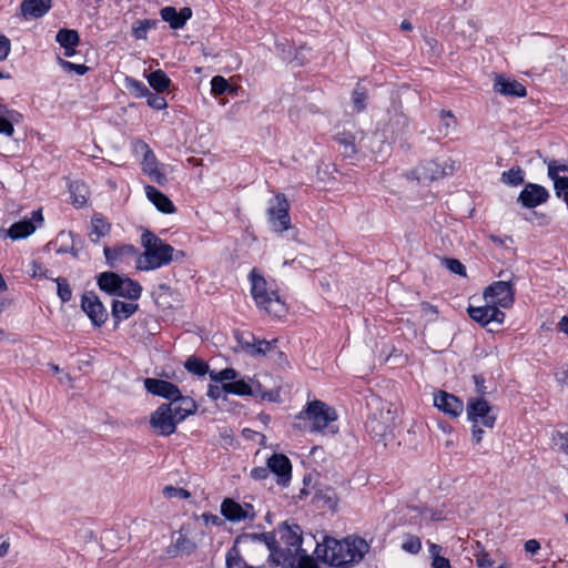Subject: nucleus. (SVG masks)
Segmentation results:
<instances>
[{"mask_svg":"<svg viewBox=\"0 0 568 568\" xmlns=\"http://www.w3.org/2000/svg\"><path fill=\"white\" fill-rule=\"evenodd\" d=\"M432 566L434 568H450V562L446 557L437 556L432 559Z\"/></svg>","mask_w":568,"mask_h":568,"instance_id":"338daca9","label":"nucleus"},{"mask_svg":"<svg viewBox=\"0 0 568 568\" xmlns=\"http://www.w3.org/2000/svg\"><path fill=\"white\" fill-rule=\"evenodd\" d=\"M220 383L222 384L221 386H219V385H210L209 386L207 396L210 398H212L213 400H216L227 394L226 390L224 389L225 382H220Z\"/></svg>","mask_w":568,"mask_h":568,"instance_id":"bf43d9fd","label":"nucleus"},{"mask_svg":"<svg viewBox=\"0 0 568 568\" xmlns=\"http://www.w3.org/2000/svg\"><path fill=\"white\" fill-rule=\"evenodd\" d=\"M483 297L485 302L496 305L498 308H509L515 302L513 276L508 280L497 281L487 286Z\"/></svg>","mask_w":568,"mask_h":568,"instance_id":"0eeeda50","label":"nucleus"},{"mask_svg":"<svg viewBox=\"0 0 568 568\" xmlns=\"http://www.w3.org/2000/svg\"><path fill=\"white\" fill-rule=\"evenodd\" d=\"M221 514L230 523L236 524L244 520H254L256 513L252 504H240L232 498L223 499Z\"/></svg>","mask_w":568,"mask_h":568,"instance_id":"f8f14e48","label":"nucleus"},{"mask_svg":"<svg viewBox=\"0 0 568 568\" xmlns=\"http://www.w3.org/2000/svg\"><path fill=\"white\" fill-rule=\"evenodd\" d=\"M128 82H129V88L136 97L145 98L149 94V92H150L149 88L141 81L130 79V80H128Z\"/></svg>","mask_w":568,"mask_h":568,"instance_id":"4d7b16f0","label":"nucleus"},{"mask_svg":"<svg viewBox=\"0 0 568 568\" xmlns=\"http://www.w3.org/2000/svg\"><path fill=\"white\" fill-rule=\"evenodd\" d=\"M454 170L455 162L452 160H445L442 163L436 160H428L417 165L412 173L419 182L428 183L452 175Z\"/></svg>","mask_w":568,"mask_h":568,"instance_id":"6e6552de","label":"nucleus"},{"mask_svg":"<svg viewBox=\"0 0 568 568\" xmlns=\"http://www.w3.org/2000/svg\"><path fill=\"white\" fill-rule=\"evenodd\" d=\"M174 548L178 551L190 554L195 548V545L185 535L179 534L174 542Z\"/></svg>","mask_w":568,"mask_h":568,"instance_id":"09e8293b","label":"nucleus"},{"mask_svg":"<svg viewBox=\"0 0 568 568\" xmlns=\"http://www.w3.org/2000/svg\"><path fill=\"white\" fill-rule=\"evenodd\" d=\"M148 82L158 93H161L170 87L171 80L164 71L155 70L148 75Z\"/></svg>","mask_w":568,"mask_h":568,"instance_id":"c9c22d12","label":"nucleus"},{"mask_svg":"<svg viewBox=\"0 0 568 568\" xmlns=\"http://www.w3.org/2000/svg\"><path fill=\"white\" fill-rule=\"evenodd\" d=\"M11 50V43L10 40L3 36L0 34V61H3L7 59Z\"/></svg>","mask_w":568,"mask_h":568,"instance_id":"052dcab7","label":"nucleus"},{"mask_svg":"<svg viewBox=\"0 0 568 568\" xmlns=\"http://www.w3.org/2000/svg\"><path fill=\"white\" fill-rule=\"evenodd\" d=\"M144 252L138 254L136 268L140 271L156 270L170 264L175 250L151 231H144L141 236Z\"/></svg>","mask_w":568,"mask_h":568,"instance_id":"f03ea898","label":"nucleus"},{"mask_svg":"<svg viewBox=\"0 0 568 568\" xmlns=\"http://www.w3.org/2000/svg\"><path fill=\"white\" fill-rule=\"evenodd\" d=\"M141 292L142 287L136 281L129 277H122L115 295L135 301L141 296Z\"/></svg>","mask_w":568,"mask_h":568,"instance_id":"72a5a7b5","label":"nucleus"},{"mask_svg":"<svg viewBox=\"0 0 568 568\" xmlns=\"http://www.w3.org/2000/svg\"><path fill=\"white\" fill-rule=\"evenodd\" d=\"M69 191L73 205L77 207H83L87 204L90 192L85 183L81 181L70 182Z\"/></svg>","mask_w":568,"mask_h":568,"instance_id":"7c9ffc66","label":"nucleus"},{"mask_svg":"<svg viewBox=\"0 0 568 568\" xmlns=\"http://www.w3.org/2000/svg\"><path fill=\"white\" fill-rule=\"evenodd\" d=\"M266 465L268 466L270 473H273L277 477V484L286 486L292 477V464L283 454H273Z\"/></svg>","mask_w":568,"mask_h":568,"instance_id":"6ab92c4d","label":"nucleus"},{"mask_svg":"<svg viewBox=\"0 0 568 568\" xmlns=\"http://www.w3.org/2000/svg\"><path fill=\"white\" fill-rule=\"evenodd\" d=\"M434 405L450 417H458L464 410L463 402L455 395L440 390L434 395Z\"/></svg>","mask_w":568,"mask_h":568,"instance_id":"aec40b11","label":"nucleus"},{"mask_svg":"<svg viewBox=\"0 0 568 568\" xmlns=\"http://www.w3.org/2000/svg\"><path fill=\"white\" fill-rule=\"evenodd\" d=\"M202 519L204 520L205 525L216 526L220 527L224 524L223 519L219 517L217 515L204 513L202 514Z\"/></svg>","mask_w":568,"mask_h":568,"instance_id":"680f3d73","label":"nucleus"},{"mask_svg":"<svg viewBox=\"0 0 568 568\" xmlns=\"http://www.w3.org/2000/svg\"><path fill=\"white\" fill-rule=\"evenodd\" d=\"M140 148L141 151H143L142 165L144 173H146L158 184L163 185L166 182V176L158 169V161L153 151L144 142H140Z\"/></svg>","mask_w":568,"mask_h":568,"instance_id":"4be33fe9","label":"nucleus"},{"mask_svg":"<svg viewBox=\"0 0 568 568\" xmlns=\"http://www.w3.org/2000/svg\"><path fill=\"white\" fill-rule=\"evenodd\" d=\"M555 377L559 384L568 385V366L556 372Z\"/></svg>","mask_w":568,"mask_h":568,"instance_id":"774afa93","label":"nucleus"},{"mask_svg":"<svg viewBox=\"0 0 568 568\" xmlns=\"http://www.w3.org/2000/svg\"><path fill=\"white\" fill-rule=\"evenodd\" d=\"M336 418L337 415L334 408L322 400L315 399L298 413L296 416L298 423H295L294 426L300 429H308L312 433L327 430V433L335 434L337 428L331 426V423L335 422Z\"/></svg>","mask_w":568,"mask_h":568,"instance_id":"7ed1b4c3","label":"nucleus"},{"mask_svg":"<svg viewBox=\"0 0 568 568\" xmlns=\"http://www.w3.org/2000/svg\"><path fill=\"white\" fill-rule=\"evenodd\" d=\"M251 282V294L256 306L274 317H282L286 313L284 302L281 300L277 291L268 286L264 276L253 268L248 274Z\"/></svg>","mask_w":568,"mask_h":568,"instance_id":"20e7f679","label":"nucleus"},{"mask_svg":"<svg viewBox=\"0 0 568 568\" xmlns=\"http://www.w3.org/2000/svg\"><path fill=\"white\" fill-rule=\"evenodd\" d=\"M501 181L505 184L517 186L524 182V171L519 166L513 168L501 174Z\"/></svg>","mask_w":568,"mask_h":568,"instance_id":"ea45409f","label":"nucleus"},{"mask_svg":"<svg viewBox=\"0 0 568 568\" xmlns=\"http://www.w3.org/2000/svg\"><path fill=\"white\" fill-rule=\"evenodd\" d=\"M158 23L155 19L138 20L132 24V36L138 40H145L148 31L156 28Z\"/></svg>","mask_w":568,"mask_h":568,"instance_id":"e433bc0d","label":"nucleus"},{"mask_svg":"<svg viewBox=\"0 0 568 568\" xmlns=\"http://www.w3.org/2000/svg\"><path fill=\"white\" fill-rule=\"evenodd\" d=\"M59 64L65 70V71H73L79 75H83L88 72L89 68L84 64H77L67 60H63L61 58L58 59Z\"/></svg>","mask_w":568,"mask_h":568,"instance_id":"5fc2aeb1","label":"nucleus"},{"mask_svg":"<svg viewBox=\"0 0 568 568\" xmlns=\"http://www.w3.org/2000/svg\"><path fill=\"white\" fill-rule=\"evenodd\" d=\"M230 88L229 82L221 75H215L211 80V91L215 95L223 94Z\"/></svg>","mask_w":568,"mask_h":568,"instance_id":"49530a36","label":"nucleus"},{"mask_svg":"<svg viewBox=\"0 0 568 568\" xmlns=\"http://www.w3.org/2000/svg\"><path fill=\"white\" fill-rule=\"evenodd\" d=\"M367 551V542L359 537H348L344 541L324 537L323 542L316 541L315 547L317 557L333 567L359 562Z\"/></svg>","mask_w":568,"mask_h":568,"instance_id":"f257e3e1","label":"nucleus"},{"mask_svg":"<svg viewBox=\"0 0 568 568\" xmlns=\"http://www.w3.org/2000/svg\"><path fill=\"white\" fill-rule=\"evenodd\" d=\"M278 532L283 542L288 547L290 551L294 552V555L305 550L302 548L304 539L302 536V529L298 525H288L287 523H283L278 527Z\"/></svg>","mask_w":568,"mask_h":568,"instance_id":"412c9836","label":"nucleus"},{"mask_svg":"<svg viewBox=\"0 0 568 568\" xmlns=\"http://www.w3.org/2000/svg\"><path fill=\"white\" fill-rule=\"evenodd\" d=\"M81 308L95 327L102 326L108 320V312L93 292H85L81 298Z\"/></svg>","mask_w":568,"mask_h":568,"instance_id":"ddd939ff","label":"nucleus"},{"mask_svg":"<svg viewBox=\"0 0 568 568\" xmlns=\"http://www.w3.org/2000/svg\"><path fill=\"white\" fill-rule=\"evenodd\" d=\"M549 197L548 191L534 183H527L518 196V202L527 209H534L545 203Z\"/></svg>","mask_w":568,"mask_h":568,"instance_id":"a211bd4d","label":"nucleus"},{"mask_svg":"<svg viewBox=\"0 0 568 568\" xmlns=\"http://www.w3.org/2000/svg\"><path fill=\"white\" fill-rule=\"evenodd\" d=\"M163 21L168 22L172 29H181L186 20L191 18L190 8H183L180 12L174 7H164L160 11Z\"/></svg>","mask_w":568,"mask_h":568,"instance_id":"a878e982","label":"nucleus"},{"mask_svg":"<svg viewBox=\"0 0 568 568\" xmlns=\"http://www.w3.org/2000/svg\"><path fill=\"white\" fill-rule=\"evenodd\" d=\"M477 566L480 568H493V560L489 558L488 554H481L476 559Z\"/></svg>","mask_w":568,"mask_h":568,"instance_id":"69168bd1","label":"nucleus"},{"mask_svg":"<svg viewBox=\"0 0 568 568\" xmlns=\"http://www.w3.org/2000/svg\"><path fill=\"white\" fill-rule=\"evenodd\" d=\"M334 140L336 143H338L342 154L345 158H353L357 154L358 151H362L364 148H366V145L363 144L365 134L362 131L357 133L343 131L335 134Z\"/></svg>","mask_w":568,"mask_h":568,"instance_id":"dca6fc26","label":"nucleus"},{"mask_svg":"<svg viewBox=\"0 0 568 568\" xmlns=\"http://www.w3.org/2000/svg\"><path fill=\"white\" fill-rule=\"evenodd\" d=\"M295 555L298 556L295 568H318L316 560L306 550Z\"/></svg>","mask_w":568,"mask_h":568,"instance_id":"603ef678","label":"nucleus"},{"mask_svg":"<svg viewBox=\"0 0 568 568\" xmlns=\"http://www.w3.org/2000/svg\"><path fill=\"white\" fill-rule=\"evenodd\" d=\"M184 367L192 374L197 376H204L209 372V365L196 357H189L184 364Z\"/></svg>","mask_w":568,"mask_h":568,"instance_id":"58836bf2","label":"nucleus"},{"mask_svg":"<svg viewBox=\"0 0 568 568\" xmlns=\"http://www.w3.org/2000/svg\"><path fill=\"white\" fill-rule=\"evenodd\" d=\"M145 98H146L148 105L151 106L152 109L163 110L168 106L166 100L162 95H160L158 92L153 93L150 91Z\"/></svg>","mask_w":568,"mask_h":568,"instance_id":"8fccbe9b","label":"nucleus"},{"mask_svg":"<svg viewBox=\"0 0 568 568\" xmlns=\"http://www.w3.org/2000/svg\"><path fill=\"white\" fill-rule=\"evenodd\" d=\"M558 197L568 203V178L551 179Z\"/></svg>","mask_w":568,"mask_h":568,"instance_id":"3c124183","label":"nucleus"},{"mask_svg":"<svg viewBox=\"0 0 568 568\" xmlns=\"http://www.w3.org/2000/svg\"><path fill=\"white\" fill-rule=\"evenodd\" d=\"M540 549V544L537 539H529L525 542V551L530 554L531 556L537 554Z\"/></svg>","mask_w":568,"mask_h":568,"instance_id":"0e129e2a","label":"nucleus"},{"mask_svg":"<svg viewBox=\"0 0 568 568\" xmlns=\"http://www.w3.org/2000/svg\"><path fill=\"white\" fill-rule=\"evenodd\" d=\"M226 567L227 568H251L252 566L247 565L246 561L241 557L240 551L235 547H233L227 552Z\"/></svg>","mask_w":568,"mask_h":568,"instance_id":"79ce46f5","label":"nucleus"},{"mask_svg":"<svg viewBox=\"0 0 568 568\" xmlns=\"http://www.w3.org/2000/svg\"><path fill=\"white\" fill-rule=\"evenodd\" d=\"M276 344H277L276 338H274L272 341L254 338V343L252 345L246 344V348L253 355L270 356V357L274 358L275 361H278L284 357V353L277 348Z\"/></svg>","mask_w":568,"mask_h":568,"instance_id":"393cba45","label":"nucleus"},{"mask_svg":"<svg viewBox=\"0 0 568 568\" xmlns=\"http://www.w3.org/2000/svg\"><path fill=\"white\" fill-rule=\"evenodd\" d=\"M13 121L18 122L17 120H11L9 116H0V134H4L7 136H12L14 132L13 128Z\"/></svg>","mask_w":568,"mask_h":568,"instance_id":"13d9d810","label":"nucleus"},{"mask_svg":"<svg viewBox=\"0 0 568 568\" xmlns=\"http://www.w3.org/2000/svg\"><path fill=\"white\" fill-rule=\"evenodd\" d=\"M442 264L446 266L452 273L460 275L463 277L466 276V267L465 265L456 258L445 257L442 260Z\"/></svg>","mask_w":568,"mask_h":568,"instance_id":"c03bdc74","label":"nucleus"},{"mask_svg":"<svg viewBox=\"0 0 568 568\" xmlns=\"http://www.w3.org/2000/svg\"><path fill=\"white\" fill-rule=\"evenodd\" d=\"M270 475L268 466L266 467H255L251 470V477L256 480L266 479Z\"/></svg>","mask_w":568,"mask_h":568,"instance_id":"e2e57ef3","label":"nucleus"},{"mask_svg":"<svg viewBox=\"0 0 568 568\" xmlns=\"http://www.w3.org/2000/svg\"><path fill=\"white\" fill-rule=\"evenodd\" d=\"M258 538L262 539L265 542V545L267 546V548L270 549L271 559L276 565H280V559L276 558V554L278 552V547H277V540H276L275 534L274 532H264V534H261L258 536Z\"/></svg>","mask_w":568,"mask_h":568,"instance_id":"a19ab883","label":"nucleus"},{"mask_svg":"<svg viewBox=\"0 0 568 568\" xmlns=\"http://www.w3.org/2000/svg\"><path fill=\"white\" fill-rule=\"evenodd\" d=\"M143 383L148 393L165 398L170 403L180 397V388L171 382L159 378H145Z\"/></svg>","mask_w":568,"mask_h":568,"instance_id":"f3484780","label":"nucleus"},{"mask_svg":"<svg viewBox=\"0 0 568 568\" xmlns=\"http://www.w3.org/2000/svg\"><path fill=\"white\" fill-rule=\"evenodd\" d=\"M376 403L375 412L371 413L366 420V429L374 437L384 438L392 433L396 425L395 413L390 406L379 399H373L372 404Z\"/></svg>","mask_w":568,"mask_h":568,"instance_id":"39448f33","label":"nucleus"},{"mask_svg":"<svg viewBox=\"0 0 568 568\" xmlns=\"http://www.w3.org/2000/svg\"><path fill=\"white\" fill-rule=\"evenodd\" d=\"M494 89L503 95L523 98L527 94L526 88L521 83L516 80L505 79L501 75L496 77Z\"/></svg>","mask_w":568,"mask_h":568,"instance_id":"bb28decb","label":"nucleus"},{"mask_svg":"<svg viewBox=\"0 0 568 568\" xmlns=\"http://www.w3.org/2000/svg\"><path fill=\"white\" fill-rule=\"evenodd\" d=\"M55 41L64 49H72L79 44L80 38L77 30L60 29L55 36Z\"/></svg>","mask_w":568,"mask_h":568,"instance_id":"f704fd0d","label":"nucleus"},{"mask_svg":"<svg viewBox=\"0 0 568 568\" xmlns=\"http://www.w3.org/2000/svg\"><path fill=\"white\" fill-rule=\"evenodd\" d=\"M138 308L139 305L136 303L114 300L112 303V316L115 322H121L132 316Z\"/></svg>","mask_w":568,"mask_h":568,"instance_id":"2f4dec72","label":"nucleus"},{"mask_svg":"<svg viewBox=\"0 0 568 568\" xmlns=\"http://www.w3.org/2000/svg\"><path fill=\"white\" fill-rule=\"evenodd\" d=\"M43 221L41 210L32 212L31 220H23L13 223L8 230L0 229L1 236H8L13 241L28 237L37 230V224H41Z\"/></svg>","mask_w":568,"mask_h":568,"instance_id":"4468645a","label":"nucleus"},{"mask_svg":"<svg viewBox=\"0 0 568 568\" xmlns=\"http://www.w3.org/2000/svg\"><path fill=\"white\" fill-rule=\"evenodd\" d=\"M122 276L113 272H103L98 276V286L109 294H116Z\"/></svg>","mask_w":568,"mask_h":568,"instance_id":"473e14b6","label":"nucleus"},{"mask_svg":"<svg viewBox=\"0 0 568 568\" xmlns=\"http://www.w3.org/2000/svg\"><path fill=\"white\" fill-rule=\"evenodd\" d=\"M457 120L450 111L443 110L440 112V124L438 132L443 136H447L456 130Z\"/></svg>","mask_w":568,"mask_h":568,"instance_id":"4c0bfd02","label":"nucleus"},{"mask_svg":"<svg viewBox=\"0 0 568 568\" xmlns=\"http://www.w3.org/2000/svg\"><path fill=\"white\" fill-rule=\"evenodd\" d=\"M172 405V409L175 413L176 419L183 422L189 416L193 415L197 410V405L192 397L183 396L180 392V397L174 399L173 403H169Z\"/></svg>","mask_w":568,"mask_h":568,"instance_id":"cd10ccee","label":"nucleus"},{"mask_svg":"<svg viewBox=\"0 0 568 568\" xmlns=\"http://www.w3.org/2000/svg\"><path fill=\"white\" fill-rule=\"evenodd\" d=\"M163 496L169 499H187L191 497V493L181 487L165 486L162 490Z\"/></svg>","mask_w":568,"mask_h":568,"instance_id":"37998d69","label":"nucleus"},{"mask_svg":"<svg viewBox=\"0 0 568 568\" xmlns=\"http://www.w3.org/2000/svg\"><path fill=\"white\" fill-rule=\"evenodd\" d=\"M467 417L474 424H481L487 428H493L496 423V414L491 406L483 397H473L467 403Z\"/></svg>","mask_w":568,"mask_h":568,"instance_id":"9d476101","label":"nucleus"},{"mask_svg":"<svg viewBox=\"0 0 568 568\" xmlns=\"http://www.w3.org/2000/svg\"><path fill=\"white\" fill-rule=\"evenodd\" d=\"M367 99L366 91L357 85L353 91V103L356 111L361 112L365 109V101Z\"/></svg>","mask_w":568,"mask_h":568,"instance_id":"de8ad7c7","label":"nucleus"},{"mask_svg":"<svg viewBox=\"0 0 568 568\" xmlns=\"http://www.w3.org/2000/svg\"><path fill=\"white\" fill-rule=\"evenodd\" d=\"M239 373L234 368H225L220 372H210V378L213 382H225L224 389L227 394L239 396H247L258 394L261 387L260 383L252 382L251 384L244 379H237Z\"/></svg>","mask_w":568,"mask_h":568,"instance_id":"423d86ee","label":"nucleus"},{"mask_svg":"<svg viewBox=\"0 0 568 568\" xmlns=\"http://www.w3.org/2000/svg\"><path fill=\"white\" fill-rule=\"evenodd\" d=\"M58 286V296L63 303H67L72 297V291L68 283V281L63 277H58L54 280Z\"/></svg>","mask_w":568,"mask_h":568,"instance_id":"a18cd8bd","label":"nucleus"},{"mask_svg":"<svg viewBox=\"0 0 568 568\" xmlns=\"http://www.w3.org/2000/svg\"><path fill=\"white\" fill-rule=\"evenodd\" d=\"M110 231L111 224L100 213L92 216L89 237L93 243H99V241L108 235Z\"/></svg>","mask_w":568,"mask_h":568,"instance_id":"c756f323","label":"nucleus"},{"mask_svg":"<svg viewBox=\"0 0 568 568\" xmlns=\"http://www.w3.org/2000/svg\"><path fill=\"white\" fill-rule=\"evenodd\" d=\"M468 315L471 320L479 323L481 326H487L490 323L501 324L505 320V313L496 305L485 302L483 306H469L467 308Z\"/></svg>","mask_w":568,"mask_h":568,"instance_id":"2eb2a0df","label":"nucleus"},{"mask_svg":"<svg viewBox=\"0 0 568 568\" xmlns=\"http://www.w3.org/2000/svg\"><path fill=\"white\" fill-rule=\"evenodd\" d=\"M182 423L176 419L172 405L161 404L150 416L151 427L161 436H170L175 433L176 426Z\"/></svg>","mask_w":568,"mask_h":568,"instance_id":"1a4fd4ad","label":"nucleus"},{"mask_svg":"<svg viewBox=\"0 0 568 568\" xmlns=\"http://www.w3.org/2000/svg\"><path fill=\"white\" fill-rule=\"evenodd\" d=\"M138 250L130 244H124L118 247H104V256L106 263L111 267H118L121 263L128 262L129 258L136 256Z\"/></svg>","mask_w":568,"mask_h":568,"instance_id":"b1692460","label":"nucleus"},{"mask_svg":"<svg viewBox=\"0 0 568 568\" xmlns=\"http://www.w3.org/2000/svg\"><path fill=\"white\" fill-rule=\"evenodd\" d=\"M290 204L284 194H276L267 209L268 220L276 232H284L291 226Z\"/></svg>","mask_w":568,"mask_h":568,"instance_id":"9b49d317","label":"nucleus"},{"mask_svg":"<svg viewBox=\"0 0 568 568\" xmlns=\"http://www.w3.org/2000/svg\"><path fill=\"white\" fill-rule=\"evenodd\" d=\"M402 548L409 554H418L422 549V541L418 537L410 535L404 540Z\"/></svg>","mask_w":568,"mask_h":568,"instance_id":"864d4df0","label":"nucleus"},{"mask_svg":"<svg viewBox=\"0 0 568 568\" xmlns=\"http://www.w3.org/2000/svg\"><path fill=\"white\" fill-rule=\"evenodd\" d=\"M548 176L550 179H560V172H568V164H560L556 160H550L548 163Z\"/></svg>","mask_w":568,"mask_h":568,"instance_id":"6e6d98bb","label":"nucleus"},{"mask_svg":"<svg viewBox=\"0 0 568 568\" xmlns=\"http://www.w3.org/2000/svg\"><path fill=\"white\" fill-rule=\"evenodd\" d=\"M145 194L148 199L155 205V207L165 214L173 213L175 211L172 201L161 191L152 185L145 186Z\"/></svg>","mask_w":568,"mask_h":568,"instance_id":"c85d7f7f","label":"nucleus"},{"mask_svg":"<svg viewBox=\"0 0 568 568\" xmlns=\"http://www.w3.org/2000/svg\"><path fill=\"white\" fill-rule=\"evenodd\" d=\"M52 8V0H22L20 14L23 19H39Z\"/></svg>","mask_w":568,"mask_h":568,"instance_id":"5701e85b","label":"nucleus"}]
</instances>
